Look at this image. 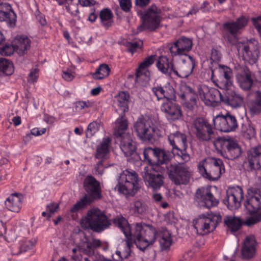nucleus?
I'll return each instance as SVG.
<instances>
[{
	"mask_svg": "<svg viewBox=\"0 0 261 261\" xmlns=\"http://www.w3.org/2000/svg\"><path fill=\"white\" fill-rule=\"evenodd\" d=\"M75 105L76 109L79 110H82L89 107L87 102L84 101H77Z\"/></svg>",
	"mask_w": 261,
	"mask_h": 261,
	"instance_id": "64",
	"label": "nucleus"
},
{
	"mask_svg": "<svg viewBox=\"0 0 261 261\" xmlns=\"http://www.w3.org/2000/svg\"><path fill=\"white\" fill-rule=\"evenodd\" d=\"M257 44V42L253 40H250L243 45L242 50L243 58L251 64H254L258 59L259 50Z\"/></svg>",
	"mask_w": 261,
	"mask_h": 261,
	"instance_id": "26",
	"label": "nucleus"
},
{
	"mask_svg": "<svg viewBox=\"0 0 261 261\" xmlns=\"http://www.w3.org/2000/svg\"><path fill=\"white\" fill-rule=\"evenodd\" d=\"M179 89L178 96L184 101L197 95L194 89L186 84L180 85Z\"/></svg>",
	"mask_w": 261,
	"mask_h": 261,
	"instance_id": "46",
	"label": "nucleus"
},
{
	"mask_svg": "<svg viewBox=\"0 0 261 261\" xmlns=\"http://www.w3.org/2000/svg\"><path fill=\"white\" fill-rule=\"evenodd\" d=\"M195 66V60L191 56H186V58L178 62L177 67L174 66L173 73L181 78H187L193 72Z\"/></svg>",
	"mask_w": 261,
	"mask_h": 261,
	"instance_id": "24",
	"label": "nucleus"
},
{
	"mask_svg": "<svg viewBox=\"0 0 261 261\" xmlns=\"http://www.w3.org/2000/svg\"><path fill=\"white\" fill-rule=\"evenodd\" d=\"M195 200L201 206L210 208L217 206L219 199L212 193L209 187L198 188L195 194Z\"/></svg>",
	"mask_w": 261,
	"mask_h": 261,
	"instance_id": "17",
	"label": "nucleus"
},
{
	"mask_svg": "<svg viewBox=\"0 0 261 261\" xmlns=\"http://www.w3.org/2000/svg\"><path fill=\"white\" fill-rule=\"evenodd\" d=\"M83 187L87 194L70 208L72 213L77 212L95 200L102 198L100 182L93 176L88 175L85 177Z\"/></svg>",
	"mask_w": 261,
	"mask_h": 261,
	"instance_id": "1",
	"label": "nucleus"
},
{
	"mask_svg": "<svg viewBox=\"0 0 261 261\" xmlns=\"http://www.w3.org/2000/svg\"><path fill=\"white\" fill-rule=\"evenodd\" d=\"M22 199L23 196L21 194H11L6 200L5 206L9 211L18 213L21 207Z\"/></svg>",
	"mask_w": 261,
	"mask_h": 261,
	"instance_id": "33",
	"label": "nucleus"
},
{
	"mask_svg": "<svg viewBox=\"0 0 261 261\" xmlns=\"http://www.w3.org/2000/svg\"><path fill=\"white\" fill-rule=\"evenodd\" d=\"M244 97L235 91H230L222 97V102L225 104L236 108L240 107L243 103Z\"/></svg>",
	"mask_w": 261,
	"mask_h": 261,
	"instance_id": "35",
	"label": "nucleus"
},
{
	"mask_svg": "<svg viewBox=\"0 0 261 261\" xmlns=\"http://www.w3.org/2000/svg\"><path fill=\"white\" fill-rule=\"evenodd\" d=\"M213 122L218 129L224 132L234 131L238 126L236 117L229 114L218 115L213 119Z\"/></svg>",
	"mask_w": 261,
	"mask_h": 261,
	"instance_id": "19",
	"label": "nucleus"
},
{
	"mask_svg": "<svg viewBox=\"0 0 261 261\" xmlns=\"http://www.w3.org/2000/svg\"><path fill=\"white\" fill-rule=\"evenodd\" d=\"M31 47V40L27 37H16L12 42V48L8 46H4L0 50L3 55L10 56L13 50L19 56L24 55Z\"/></svg>",
	"mask_w": 261,
	"mask_h": 261,
	"instance_id": "15",
	"label": "nucleus"
},
{
	"mask_svg": "<svg viewBox=\"0 0 261 261\" xmlns=\"http://www.w3.org/2000/svg\"><path fill=\"white\" fill-rule=\"evenodd\" d=\"M166 165V171L169 178L176 185H186L190 181L191 172L190 168L182 164Z\"/></svg>",
	"mask_w": 261,
	"mask_h": 261,
	"instance_id": "9",
	"label": "nucleus"
},
{
	"mask_svg": "<svg viewBox=\"0 0 261 261\" xmlns=\"http://www.w3.org/2000/svg\"><path fill=\"white\" fill-rule=\"evenodd\" d=\"M96 164L95 167V172L98 174H102L104 169L109 167V165L107 163L104 162L105 159H100Z\"/></svg>",
	"mask_w": 261,
	"mask_h": 261,
	"instance_id": "58",
	"label": "nucleus"
},
{
	"mask_svg": "<svg viewBox=\"0 0 261 261\" xmlns=\"http://www.w3.org/2000/svg\"><path fill=\"white\" fill-rule=\"evenodd\" d=\"M156 148L157 147L153 148L149 147L144 148L143 150L144 161L148 162L149 164H151L152 165H154V164H153L152 163V160L151 159V157L153 156L155 158H156V155L157 154Z\"/></svg>",
	"mask_w": 261,
	"mask_h": 261,
	"instance_id": "53",
	"label": "nucleus"
},
{
	"mask_svg": "<svg viewBox=\"0 0 261 261\" xmlns=\"http://www.w3.org/2000/svg\"><path fill=\"white\" fill-rule=\"evenodd\" d=\"M99 124L96 121L90 123L87 127L86 131L87 137H92L99 129Z\"/></svg>",
	"mask_w": 261,
	"mask_h": 261,
	"instance_id": "54",
	"label": "nucleus"
},
{
	"mask_svg": "<svg viewBox=\"0 0 261 261\" xmlns=\"http://www.w3.org/2000/svg\"><path fill=\"white\" fill-rule=\"evenodd\" d=\"M155 57V55L150 56L145 58L144 61L140 64L136 71V75L137 78H138L143 74H144L146 76H149V72L147 69L150 65L153 64Z\"/></svg>",
	"mask_w": 261,
	"mask_h": 261,
	"instance_id": "41",
	"label": "nucleus"
},
{
	"mask_svg": "<svg viewBox=\"0 0 261 261\" xmlns=\"http://www.w3.org/2000/svg\"><path fill=\"white\" fill-rule=\"evenodd\" d=\"M224 223L231 232H234L241 228L243 223L240 218L230 215L225 217Z\"/></svg>",
	"mask_w": 261,
	"mask_h": 261,
	"instance_id": "40",
	"label": "nucleus"
},
{
	"mask_svg": "<svg viewBox=\"0 0 261 261\" xmlns=\"http://www.w3.org/2000/svg\"><path fill=\"white\" fill-rule=\"evenodd\" d=\"M247 107L248 112L251 116L261 113V91L255 92L253 98L248 101Z\"/></svg>",
	"mask_w": 261,
	"mask_h": 261,
	"instance_id": "34",
	"label": "nucleus"
},
{
	"mask_svg": "<svg viewBox=\"0 0 261 261\" xmlns=\"http://www.w3.org/2000/svg\"><path fill=\"white\" fill-rule=\"evenodd\" d=\"M77 248H79V251L80 252L89 256H92L95 254V250L92 246L90 241L87 239L85 241H84L80 244L77 246Z\"/></svg>",
	"mask_w": 261,
	"mask_h": 261,
	"instance_id": "49",
	"label": "nucleus"
},
{
	"mask_svg": "<svg viewBox=\"0 0 261 261\" xmlns=\"http://www.w3.org/2000/svg\"><path fill=\"white\" fill-rule=\"evenodd\" d=\"M135 132L138 138L144 141H149L153 138L155 128L150 125L149 121L143 116L139 117L134 125Z\"/></svg>",
	"mask_w": 261,
	"mask_h": 261,
	"instance_id": "13",
	"label": "nucleus"
},
{
	"mask_svg": "<svg viewBox=\"0 0 261 261\" xmlns=\"http://www.w3.org/2000/svg\"><path fill=\"white\" fill-rule=\"evenodd\" d=\"M16 14L10 4L0 3V21L6 22L8 26L14 27L16 25Z\"/></svg>",
	"mask_w": 261,
	"mask_h": 261,
	"instance_id": "28",
	"label": "nucleus"
},
{
	"mask_svg": "<svg viewBox=\"0 0 261 261\" xmlns=\"http://www.w3.org/2000/svg\"><path fill=\"white\" fill-rule=\"evenodd\" d=\"M166 165L160 166L154 164L145 167L142 172V176L145 185L153 190H159L164 184V174L166 171Z\"/></svg>",
	"mask_w": 261,
	"mask_h": 261,
	"instance_id": "5",
	"label": "nucleus"
},
{
	"mask_svg": "<svg viewBox=\"0 0 261 261\" xmlns=\"http://www.w3.org/2000/svg\"><path fill=\"white\" fill-rule=\"evenodd\" d=\"M256 252V241L253 236L247 237L241 249L243 257L249 259L253 257Z\"/></svg>",
	"mask_w": 261,
	"mask_h": 261,
	"instance_id": "32",
	"label": "nucleus"
},
{
	"mask_svg": "<svg viewBox=\"0 0 261 261\" xmlns=\"http://www.w3.org/2000/svg\"><path fill=\"white\" fill-rule=\"evenodd\" d=\"M236 77L240 87L245 91L250 90L253 85L251 72L245 66L236 67Z\"/></svg>",
	"mask_w": 261,
	"mask_h": 261,
	"instance_id": "23",
	"label": "nucleus"
},
{
	"mask_svg": "<svg viewBox=\"0 0 261 261\" xmlns=\"http://www.w3.org/2000/svg\"><path fill=\"white\" fill-rule=\"evenodd\" d=\"M108 65L102 64L99 65L96 71L92 74V77L95 80H101L107 77L110 72Z\"/></svg>",
	"mask_w": 261,
	"mask_h": 261,
	"instance_id": "47",
	"label": "nucleus"
},
{
	"mask_svg": "<svg viewBox=\"0 0 261 261\" xmlns=\"http://www.w3.org/2000/svg\"><path fill=\"white\" fill-rule=\"evenodd\" d=\"M248 19L244 16H241L237 19L236 21H229L224 23L223 25L225 31L234 37L240 31L247 25Z\"/></svg>",
	"mask_w": 261,
	"mask_h": 261,
	"instance_id": "29",
	"label": "nucleus"
},
{
	"mask_svg": "<svg viewBox=\"0 0 261 261\" xmlns=\"http://www.w3.org/2000/svg\"><path fill=\"white\" fill-rule=\"evenodd\" d=\"M134 211L139 214H143L148 210L146 202L142 200H137L134 202Z\"/></svg>",
	"mask_w": 261,
	"mask_h": 261,
	"instance_id": "52",
	"label": "nucleus"
},
{
	"mask_svg": "<svg viewBox=\"0 0 261 261\" xmlns=\"http://www.w3.org/2000/svg\"><path fill=\"white\" fill-rule=\"evenodd\" d=\"M81 225L85 229L99 233L109 228L111 221L103 211L93 208L88 211L86 217L81 220Z\"/></svg>",
	"mask_w": 261,
	"mask_h": 261,
	"instance_id": "2",
	"label": "nucleus"
},
{
	"mask_svg": "<svg viewBox=\"0 0 261 261\" xmlns=\"http://www.w3.org/2000/svg\"><path fill=\"white\" fill-rule=\"evenodd\" d=\"M156 66L158 69L165 74H170L174 72V66L172 62H170L167 57L165 56L160 57Z\"/></svg>",
	"mask_w": 261,
	"mask_h": 261,
	"instance_id": "39",
	"label": "nucleus"
},
{
	"mask_svg": "<svg viewBox=\"0 0 261 261\" xmlns=\"http://www.w3.org/2000/svg\"><path fill=\"white\" fill-rule=\"evenodd\" d=\"M212 77H213L215 72L219 73L220 80L218 81L217 86L222 89H228L232 85V72L231 69L224 65H218V67L211 69Z\"/></svg>",
	"mask_w": 261,
	"mask_h": 261,
	"instance_id": "20",
	"label": "nucleus"
},
{
	"mask_svg": "<svg viewBox=\"0 0 261 261\" xmlns=\"http://www.w3.org/2000/svg\"><path fill=\"white\" fill-rule=\"evenodd\" d=\"M161 13V10L155 5H152L144 12L142 16L143 23L138 27V30L142 31L146 29L151 31H154L159 26Z\"/></svg>",
	"mask_w": 261,
	"mask_h": 261,
	"instance_id": "10",
	"label": "nucleus"
},
{
	"mask_svg": "<svg viewBox=\"0 0 261 261\" xmlns=\"http://www.w3.org/2000/svg\"><path fill=\"white\" fill-rule=\"evenodd\" d=\"M198 169L204 178L212 181L218 180L225 171L223 161L215 158H207L201 161Z\"/></svg>",
	"mask_w": 261,
	"mask_h": 261,
	"instance_id": "4",
	"label": "nucleus"
},
{
	"mask_svg": "<svg viewBox=\"0 0 261 261\" xmlns=\"http://www.w3.org/2000/svg\"><path fill=\"white\" fill-rule=\"evenodd\" d=\"M249 166L251 169L258 170L261 168V145L250 148L247 151Z\"/></svg>",
	"mask_w": 261,
	"mask_h": 261,
	"instance_id": "30",
	"label": "nucleus"
},
{
	"mask_svg": "<svg viewBox=\"0 0 261 261\" xmlns=\"http://www.w3.org/2000/svg\"><path fill=\"white\" fill-rule=\"evenodd\" d=\"M156 153L155 159L157 162L155 164H159L160 166L168 165L167 163L171 159L173 155L169 151L159 148H156Z\"/></svg>",
	"mask_w": 261,
	"mask_h": 261,
	"instance_id": "43",
	"label": "nucleus"
},
{
	"mask_svg": "<svg viewBox=\"0 0 261 261\" xmlns=\"http://www.w3.org/2000/svg\"><path fill=\"white\" fill-rule=\"evenodd\" d=\"M197 95L193 96L189 99L184 100L183 102L184 106L187 109L188 111L193 112L197 108Z\"/></svg>",
	"mask_w": 261,
	"mask_h": 261,
	"instance_id": "51",
	"label": "nucleus"
},
{
	"mask_svg": "<svg viewBox=\"0 0 261 261\" xmlns=\"http://www.w3.org/2000/svg\"><path fill=\"white\" fill-rule=\"evenodd\" d=\"M39 77V70L37 68L32 69L31 70L28 76L27 81L30 83H34L37 82Z\"/></svg>",
	"mask_w": 261,
	"mask_h": 261,
	"instance_id": "55",
	"label": "nucleus"
},
{
	"mask_svg": "<svg viewBox=\"0 0 261 261\" xmlns=\"http://www.w3.org/2000/svg\"><path fill=\"white\" fill-rule=\"evenodd\" d=\"M192 126L199 141L209 142L212 139L214 135V130L207 120L202 117L197 118L193 121Z\"/></svg>",
	"mask_w": 261,
	"mask_h": 261,
	"instance_id": "11",
	"label": "nucleus"
},
{
	"mask_svg": "<svg viewBox=\"0 0 261 261\" xmlns=\"http://www.w3.org/2000/svg\"><path fill=\"white\" fill-rule=\"evenodd\" d=\"M111 139L109 137L103 138L101 143L97 146L95 157L98 159H107L109 154V146Z\"/></svg>",
	"mask_w": 261,
	"mask_h": 261,
	"instance_id": "38",
	"label": "nucleus"
},
{
	"mask_svg": "<svg viewBox=\"0 0 261 261\" xmlns=\"http://www.w3.org/2000/svg\"><path fill=\"white\" fill-rule=\"evenodd\" d=\"M115 187L120 193L134 196L139 189L138 176L135 171L125 170L120 174Z\"/></svg>",
	"mask_w": 261,
	"mask_h": 261,
	"instance_id": "6",
	"label": "nucleus"
},
{
	"mask_svg": "<svg viewBox=\"0 0 261 261\" xmlns=\"http://www.w3.org/2000/svg\"><path fill=\"white\" fill-rule=\"evenodd\" d=\"M260 189L255 187H251L248 189L244 205L250 213H256L260 208Z\"/></svg>",
	"mask_w": 261,
	"mask_h": 261,
	"instance_id": "21",
	"label": "nucleus"
},
{
	"mask_svg": "<svg viewBox=\"0 0 261 261\" xmlns=\"http://www.w3.org/2000/svg\"><path fill=\"white\" fill-rule=\"evenodd\" d=\"M198 92L201 99L207 106L217 107L222 101L221 93L214 88L203 86L198 89Z\"/></svg>",
	"mask_w": 261,
	"mask_h": 261,
	"instance_id": "16",
	"label": "nucleus"
},
{
	"mask_svg": "<svg viewBox=\"0 0 261 261\" xmlns=\"http://www.w3.org/2000/svg\"><path fill=\"white\" fill-rule=\"evenodd\" d=\"M221 56L222 55L220 50L215 48H212L210 57V60L211 61V63H218L220 61Z\"/></svg>",
	"mask_w": 261,
	"mask_h": 261,
	"instance_id": "56",
	"label": "nucleus"
},
{
	"mask_svg": "<svg viewBox=\"0 0 261 261\" xmlns=\"http://www.w3.org/2000/svg\"><path fill=\"white\" fill-rule=\"evenodd\" d=\"M241 132L244 137L247 139H250L255 135L254 128L249 124H243Z\"/></svg>",
	"mask_w": 261,
	"mask_h": 261,
	"instance_id": "50",
	"label": "nucleus"
},
{
	"mask_svg": "<svg viewBox=\"0 0 261 261\" xmlns=\"http://www.w3.org/2000/svg\"><path fill=\"white\" fill-rule=\"evenodd\" d=\"M63 78L67 81H71L74 77L73 72L69 69L67 68L63 70Z\"/></svg>",
	"mask_w": 261,
	"mask_h": 261,
	"instance_id": "61",
	"label": "nucleus"
},
{
	"mask_svg": "<svg viewBox=\"0 0 261 261\" xmlns=\"http://www.w3.org/2000/svg\"><path fill=\"white\" fill-rule=\"evenodd\" d=\"M261 220V216L254 215L249 217L244 222V224L248 226H251L256 224Z\"/></svg>",
	"mask_w": 261,
	"mask_h": 261,
	"instance_id": "57",
	"label": "nucleus"
},
{
	"mask_svg": "<svg viewBox=\"0 0 261 261\" xmlns=\"http://www.w3.org/2000/svg\"><path fill=\"white\" fill-rule=\"evenodd\" d=\"M158 233L155 227L150 225L136 223L132 236L137 247L144 251L149 246L155 242Z\"/></svg>",
	"mask_w": 261,
	"mask_h": 261,
	"instance_id": "3",
	"label": "nucleus"
},
{
	"mask_svg": "<svg viewBox=\"0 0 261 261\" xmlns=\"http://www.w3.org/2000/svg\"><path fill=\"white\" fill-rule=\"evenodd\" d=\"M59 208V204L56 203H50L46 206V210L49 212L47 215L48 218L49 219L52 215L54 214L57 212Z\"/></svg>",
	"mask_w": 261,
	"mask_h": 261,
	"instance_id": "59",
	"label": "nucleus"
},
{
	"mask_svg": "<svg viewBox=\"0 0 261 261\" xmlns=\"http://www.w3.org/2000/svg\"><path fill=\"white\" fill-rule=\"evenodd\" d=\"M130 237L123 241L116 250L115 255H113V259L116 261H122L127 258L131 254V248L133 246V242Z\"/></svg>",
	"mask_w": 261,
	"mask_h": 261,
	"instance_id": "31",
	"label": "nucleus"
},
{
	"mask_svg": "<svg viewBox=\"0 0 261 261\" xmlns=\"http://www.w3.org/2000/svg\"><path fill=\"white\" fill-rule=\"evenodd\" d=\"M156 238H159V242L162 250L168 249L172 244L171 233L165 228H162L158 233Z\"/></svg>",
	"mask_w": 261,
	"mask_h": 261,
	"instance_id": "36",
	"label": "nucleus"
},
{
	"mask_svg": "<svg viewBox=\"0 0 261 261\" xmlns=\"http://www.w3.org/2000/svg\"><path fill=\"white\" fill-rule=\"evenodd\" d=\"M243 198L244 193L241 187H230L226 190L223 202L228 209L234 210L240 207Z\"/></svg>",
	"mask_w": 261,
	"mask_h": 261,
	"instance_id": "14",
	"label": "nucleus"
},
{
	"mask_svg": "<svg viewBox=\"0 0 261 261\" xmlns=\"http://www.w3.org/2000/svg\"><path fill=\"white\" fill-rule=\"evenodd\" d=\"M192 41L191 39L181 37L169 47L172 56L186 55L192 47Z\"/></svg>",
	"mask_w": 261,
	"mask_h": 261,
	"instance_id": "27",
	"label": "nucleus"
},
{
	"mask_svg": "<svg viewBox=\"0 0 261 261\" xmlns=\"http://www.w3.org/2000/svg\"><path fill=\"white\" fill-rule=\"evenodd\" d=\"M13 63L5 58H0V73L10 75L13 73Z\"/></svg>",
	"mask_w": 261,
	"mask_h": 261,
	"instance_id": "48",
	"label": "nucleus"
},
{
	"mask_svg": "<svg viewBox=\"0 0 261 261\" xmlns=\"http://www.w3.org/2000/svg\"><path fill=\"white\" fill-rule=\"evenodd\" d=\"M168 141L172 146L173 155L176 157L181 162H187L190 159V155L187 153V138L186 134L179 131L170 134L168 136Z\"/></svg>",
	"mask_w": 261,
	"mask_h": 261,
	"instance_id": "7",
	"label": "nucleus"
},
{
	"mask_svg": "<svg viewBox=\"0 0 261 261\" xmlns=\"http://www.w3.org/2000/svg\"><path fill=\"white\" fill-rule=\"evenodd\" d=\"M113 13L111 10L108 8L101 10L99 13L100 22L105 28H108L112 26L113 21Z\"/></svg>",
	"mask_w": 261,
	"mask_h": 261,
	"instance_id": "45",
	"label": "nucleus"
},
{
	"mask_svg": "<svg viewBox=\"0 0 261 261\" xmlns=\"http://www.w3.org/2000/svg\"><path fill=\"white\" fill-rule=\"evenodd\" d=\"M251 20L255 28L261 36V16L256 18H252Z\"/></svg>",
	"mask_w": 261,
	"mask_h": 261,
	"instance_id": "63",
	"label": "nucleus"
},
{
	"mask_svg": "<svg viewBox=\"0 0 261 261\" xmlns=\"http://www.w3.org/2000/svg\"><path fill=\"white\" fill-rule=\"evenodd\" d=\"M173 101V100L164 101L161 106V110L168 119L175 121L181 118L182 111L180 106Z\"/></svg>",
	"mask_w": 261,
	"mask_h": 261,
	"instance_id": "25",
	"label": "nucleus"
},
{
	"mask_svg": "<svg viewBox=\"0 0 261 261\" xmlns=\"http://www.w3.org/2000/svg\"><path fill=\"white\" fill-rule=\"evenodd\" d=\"M127 50L132 53H134L139 46V44L137 42H127L126 43Z\"/></svg>",
	"mask_w": 261,
	"mask_h": 261,
	"instance_id": "62",
	"label": "nucleus"
},
{
	"mask_svg": "<svg viewBox=\"0 0 261 261\" xmlns=\"http://www.w3.org/2000/svg\"><path fill=\"white\" fill-rule=\"evenodd\" d=\"M112 222L113 224L123 232L126 238L132 237V232L127 220L121 215L115 217Z\"/></svg>",
	"mask_w": 261,
	"mask_h": 261,
	"instance_id": "37",
	"label": "nucleus"
},
{
	"mask_svg": "<svg viewBox=\"0 0 261 261\" xmlns=\"http://www.w3.org/2000/svg\"><path fill=\"white\" fill-rule=\"evenodd\" d=\"M133 137L132 134L126 133L119 138L120 140V147L124 155L129 158L128 160L135 162L139 161L140 157L136 152V145Z\"/></svg>",
	"mask_w": 261,
	"mask_h": 261,
	"instance_id": "18",
	"label": "nucleus"
},
{
	"mask_svg": "<svg viewBox=\"0 0 261 261\" xmlns=\"http://www.w3.org/2000/svg\"><path fill=\"white\" fill-rule=\"evenodd\" d=\"M222 221L219 214H201L193 220V226L198 234L203 236L213 231Z\"/></svg>",
	"mask_w": 261,
	"mask_h": 261,
	"instance_id": "8",
	"label": "nucleus"
},
{
	"mask_svg": "<svg viewBox=\"0 0 261 261\" xmlns=\"http://www.w3.org/2000/svg\"><path fill=\"white\" fill-rule=\"evenodd\" d=\"M151 90L158 101L160 100L176 101L175 90L169 82L164 85H157L152 87Z\"/></svg>",
	"mask_w": 261,
	"mask_h": 261,
	"instance_id": "22",
	"label": "nucleus"
},
{
	"mask_svg": "<svg viewBox=\"0 0 261 261\" xmlns=\"http://www.w3.org/2000/svg\"><path fill=\"white\" fill-rule=\"evenodd\" d=\"M119 4L121 8L125 12H128L129 11L132 4L130 0H120Z\"/></svg>",
	"mask_w": 261,
	"mask_h": 261,
	"instance_id": "60",
	"label": "nucleus"
},
{
	"mask_svg": "<svg viewBox=\"0 0 261 261\" xmlns=\"http://www.w3.org/2000/svg\"><path fill=\"white\" fill-rule=\"evenodd\" d=\"M128 127V122L124 116H121L116 121V127L115 128L114 134L115 136L118 137H121L124 134H126L124 132Z\"/></svg>",
	"mask_w": 261,
	"mask_h": 261,
	"instance_id": "42",
	"label": "nucleus"
},
{
	"mask_svg": "<svg viewBox=\"0 0 261 261\" xmlns=\"http://www.w3.org/2000/svg\"><path fill=\"white\" fill-rule=\"evenodd\" d=\"M118 105L120 110L124 113L128 110V103L129 100V95L127 92L121 91L116 96Z\"/></svg>",
	"mask_w": 261,
	"mask_h": 261,
	"instance_id": "44",
	"label": "nucleus"
},
{
	"mask_svg": "<svg viewBox=\"0 0 261 261\" xmlns=\"http://www.w3.org/2000/svg\"><path fill=\"white\" fill-rule=\"evenodd\" d=\"M220 153L228 160H234L240 156L242 149L238 142L232 139L221 138L219 140Z\"/></svg>",
	"mask_w": 261,
	"mask_h": 261,
	"instance_id": "12",
	"label": "nucleus"
}]
</instances>
